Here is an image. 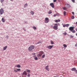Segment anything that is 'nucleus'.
I'll use <instances>...</instances> for the list:
<instances>
[{"label": "nucleus", "instance_id": "nucleus-1", "mask_svg": "<svg viewBox=\"0 0 77 77\" xmlns=\"http://www.w3.org/2000/svg\"><path fill=\"white\" fill-rule=\"evenodd\" d=\"M34 48H35V46L33 45H31L28 48V50L32 51V50L34 49Z\"/></svg>", "mask_w": 77, "mask_h": 77}, {"label": "nucleus", "instance_id": "nucleus-2", "mask_svg": "<svg viewBox=\"0 0 77 77\" xmlns=\"http://www.w3.org/2000/svg\"><path fill=\"white\" fill-rule=\"evenodd\" d=\"M69 30H70L72 33H75V31L74 30V27H70L69 28Z\"/></svg>", "mask_w": 77, "mask_h": 77}, {"label": "nucleus", "instance_id": "nucleus-3", "mask_svg": "<svg viewBox=\"0 0 77 77\" xmlns=\"http://www.w3.org/2000/svg\"><path fill=\"white\" fill-rule=\"evenodd\" d=\"M44 54V53L43 51H40L39 52V54L37 55V57H41V56H42V55Z\"/></svg>", "mask_w": 77, "mask_h": 77}, {"label": "nucleus", "instance_id": "nucleus-4", "mask_svg": "<svg viewBox=\"0 0 77 77\" xmlns=\"http://www.w3.org/2000/svg\"><path fill=\"white\" fill-rule=\"evenodd\" d=\"M49 21L50 20H49V19L48 18V17H46L45 18V23H48L49 22Z\"/></svg>", "mask_w": 77, "mask_h": 77}, {"label": "nucleus", "instance_id": "nucleus-5", "mask_svg": "<svg viewBox=\"0 0 77 77\" xmlns=\"http://www.w3.org/2000/svg\"><path fill=\"white\" fill-rule=\"evenodd\" d=\"M53 47H54V45H49V46H47L46 47L48 48L49 49H50L51 50V48H53Z\"/></svg>", "mask_w": 77, "mask_h": 77}, {"label": "nucleus", "instance_id": "nucleus-6", "mask_svg": "<svg viewBox=\"0 0 77 77\" xmlns=\"http://www.w3.org/2000/svg\"><path fill=\"white\" fill-rule=\"evenodd\" d=\"M3 12H4V11L3 10V9H1L0 10V13L1 15H2V14H3Z\"/></svg>", "mask_w": 77, "mask_h": 77}, {"label": "nucleus", "instance_id": "nucleus-7", "mask_svg": "<svg viewBox=\"0 0 77 77\" xmlns=\"http://www.w3.org/2000/svg\"><path fill=\"white\" fill-rule=\"evenodd\" d=\"M49 66L48 65H47L45 67V69L46 70H47L48 71H49V68H48Z\"/></svg>", "mask_w": 77, "mask_h": 77}, {"label": "nucleus", "instance_id": "nucleus-8", "mask_svg": "<svg viewBox=\"0 0 77 77\" xmlns=\"http://www.w3.org/2000/svg\"><path fill=\"white\" fill-rule=\"evenodd\" d=\"M50 6L52 8H54V4L53 3H51L50 4Z\"/></svg>", "mask_w": 77, "mask_h": 77}, {"label": "nucleus", "instance_id": "nucleus-9", "mask_svg": "<svg viewBox=\"0 0 77 77\" xmlns=\"http://www.w3.org/2000/svg\"><path fill=\"white\" fill-rule=\"evenodd\" d=\"M23 75H27V73L26 71H25L23 72Z\"/></svg>", "mask_w": 77, "mask_h": 77}, {"label": "nucleus", "instance_id": "nucleus-10", "mask_svg": "<svg viewBox=\"0 0 77 77\" xmlns=\"http://www.w3.org/2000/svg\"><path fill=\"white\" fill-rule=\"evenodd\" d=\"M76 70V69L75 68H72L71 69V71H75V72Z\"/></svg>", "mask_w": 77, "mask_h": 77}, {"label": "nucleus", "instance_id": "nucleus-11", "mask_svg": "<svg viewBox=\"0 0 77 77\" xmlns=\"http://www.w3.org/2000/svg\"><path fill=\"white\" fill-rule=\"evenodd\" d=\"M55 22L56 23H58V22H60V19H59L58 20H55Z\"/></svg>", "mask_w": 77, "mask_h": 77}, {"label": "nucleus", "instance_id": "nucleus-12", "mask_svg": "<svg viewBox=\"0 0 77 77\" xmlns=\"http://www.w3.org/2000/svg\"><path fill=\"white\" fill-rule=\"evenodd\" d=\"M58 27H57L56 26H53V29H54V30H57L58 29V28H57Z\"/></svg>", "mask_w": 77, "mask_h": 77}, {"label": "nucleus", "instance_id": "nucleus-13", "mask_svg": "<svg viewBox=\"0 0 77 77\" xmlns=\"http://www.w3.org/2000/svg\"><path fill=\"white\" fill-rule=\"evenodd\" d=\"M8 47V46H5L3 48V50H6V49Z\"/></svg>", "mask_w": 77, "mask_h": 77}, {"label": "nucleus", "instance_id": "nucleus-14", "mask_svg": "<svg viewBox=\"0 0 77 77\" xmlns=\"http://www.w3.org/2000/svg\"><path fill=\"white\" fill-rule=\"evenodd\" d=\"M2 20L3 23H5V19H4V18H2Z\"/></svg>", "mask_w": 77, "mask_h": 77}, {"label": "nucleus", "instance_id": "nucleus-15", "mask_svg": "<svg viewBox=\"0 0 77 77\" xmlns=\"http://www.w3.org/2000/svg\"><path fill=\"white\" fill-rule=\"evenodd\" d=\"M54 26L58 27V25L57 23H55L54 25Z\"/></svg>", "mask_w": 77, "mask_h": 77}, {"label": "nucleus", "instance_id": "nucleus-16", "mask_svg": "<svg viewBox=\"0 0 77 77\" xmlns=\"http://www.w3.org/2000/svg\"><path fill=\"white\" fill-rule=\"evenodd\" d=\"M63 46L65 47V48H66L67 47V45L65 44H63Z\"/></svg>", "mask_w": 77, "mask_h": 77}, {"label": "nucleus", "instance_id": "nucleus-17", "mask_svg": "<svg viewBox=\"0 0 77 77\" xmlns=\"http://www.w3.org/2000/svg\"><path fill=\"white\" fill-rule=\"evenodd\" d=\"M17 68H21V66L20 65H17Z\"/></svg>", "mask_w": 77, "mask_h": 77}, {"label": "nucleus", "instance_id": "nucleus-18", "mask_svg": "<svg viewBox=\"0 0 77 77\" xmlns=\"http://www.w3.org/2000/svg\"><path fill=\"white\" fill-rule=\"evenodd\" d=\"M27 4H26L24 6V8H26V7H27Z\"/></svg>", "mask_w": 77, "mask_h": 77}, {"label": "nucleus", "instance_id": "nucleus-19", "mask_svg": "<svg viewBox=\"0 0 77 77\" xmlns=\"http://www.w3.org/2000/svg\"><path fill=\"white\" fill-rule=\"evenodd\" d=\"M31 14L32 15H34V12L32 11H31Z\"/></svg>", "mask_w": 77, "mask_h": 77}, {"label": "nucleus", "instance_id": "nucleus-20", "mask_svg": "<svg viewBox=\"0 0 77 77\" xmlns=\"http://www.w3.org/2000/svg\"><path fill=\"white\" fill-rule=\"evenodd\" d=\"M52 12H51V11H50L48 12V14H52Z\"/></svg>", "mask_w": 77, "mask_h": 77}, {"label": "nucleus", "instance_id": "nucleus-21", "mask_svg": "<svg viewBox=\"0 0 77 77\" xmlns=\"http://www.w3.org/2000/svg\"><path fill=\"white\" fill-rule=\"evenodd\" d=\"M26 72H27L30 73V70H27Z\"/></svg>", "mask_w": 77, "mask_h": 77}, {"label": "nucleus", "instance_id": "nucleus-22", "mask_svg": "<svg viewBox=\"0 0 77 77\" xmlns=\"http://www.w3.org/2000/svg\"><path fill=\"white\" fill-rule=\"evenodd\" d=\"M17 72H18V71H21V69H17Z\"/></svg>", "mask_w": 77, "mask_h": 77}, {"label": "nucleus", "instance_id": "nucleus-23", "mask_svg": "<svg viewBox=\"0 0 77 77\" xmlns=\"http://www.w3.org/2000/svg\"><path fill=\"white\" fill-rule=\"evenodd\" d=\"M75 18V17H74V16H72V17H71L72 19H74Z\"/></svg>", "mask_w": 77, "mask_h": 77}, {"label": "nucleus", "instance_id": "nucleus-24", "mask_svg": "<svg viewBox=\"0 0 77 77\" xmlns=\"http://www.w3.org/2000/svg\"><path fill=\"white\" fill-rule=\"evenodd\" d=\"M14 71L15 72H17V69H14Z\"/></svg>", "mask_w": 77, "mask_h": 77}, {"label": "nucleus", "instance_id": "nucleus-25", "mask_svg": "<svg viewBox=\"0 0 77 77\" xmlns=\"http://www.w3.org/2000/svg\"><path fill=\"white\" fill-rule=\"evenodd\" d=\"M63 14L64 16H65V15H66V12H65V11H64Z\"/></svg>", "mask_w": 77, "mask_h": 77}, {"label": "nucleus", "instance_id": "nucleus-26", "mask_svg": "<svg viewBox=\"0 0 77 77\" xmlns=\"http://www.w3.org/2000/svg\"><path fill=\"white\" fill-rule=\"evenodd\" d=\"M45 55L43 54L42 55V58H44L45 57Z\"/></svg>", "mask_w": 77, "mask_h": 77}, {"label": "nucleus", "instance_id": "nucleus-27", "mask_svg": "<svg viewBox=\"0 0 77 77\" xmlns=\"http://www.w3.org/2000/svg\"><path fill=\"white\" fill-rule=\"evenodd\" d=\"M51 44H54V42H53L52 41H51Z\"/></svg>", "mask_w": 77, "mask_h": 77}, {"label": "nucleus", "instance_id": "nucleus-28", "mask_svg": "<svg viewBox=\"0 0 77 77\" xmlns=\"http://www.w3.org/2000/svg\"><path fill=\"white\" fill-rule=\"evenodd\" d=\"M33 29H34L35 30L36 29V28L35 26H33Z\"/></svg>", "mask_w": 77, "mask_h": 77}, {"label": "nucleus", "instance_id": "nucleus-29", "mask_svg": "<svg viewBox=\"0 0 77 77\" xmlns=\"http://www.w3.org/2000/svg\"><path fill=\"white\" fill-rule=\"evenodd\" d=\"M35 60H38V57H35Z\"/></svg>", "mask_w": 77, "mask_h": 77}, {"label": "nucleus", "instance_id": "nucleus-30", "mask_svg": "<svg viewBox=\"0 0 77 77\" xmlns=\"http://www.w3.org/2000/svg\"><path fill=\"white\" fill-rule=\"evenodd\" d=\"M62 8L64 9V10H66V8L65 7H63Z\"/></svg>", "mask_w": 77, "mask_h": 77}, {"label": "nucleus", "instance_id": "nucleus-31", "mask_svg": "<svg viewBox=\"0 0 77 77\" xmlns=\"http://www.w3.org/2000/svg\"><path fill=\"white\" fill-rule=\"evenodd\" d=\"M66 27H68V26H69V24H66Z\"/></svg>", "mask_w": 77, "mask_h": 77}, {"label": "nucleus", "instance_id": "nucleus-32", "mask_svg": "<svg viewBox=\"0 0 77 77\" xmlns=\"http://www.w3.org/2000/svg\"><path fill=\"white\" fill-rule=\"evenodd\" d=\"M67 34V33H66V32H64V33H63V35H66Z\"/></svg>", "mask_w": 77, "mask_h": 77}, {"label": "nucleus", "instance_id": "nucleus-33", "mask_svg": "<svg viewBox=\"0 0 77 77\" xmlns=\"http://www.w3.org/2000/svg\"><path fill=\"white\" fill-rule=\"evenodd\" d=\"M27 77H30V74L28 73V75H27Z\"/></svg>", "mask_w": 77, "mask_h": 77}, {"label": "nucleus", "instance_id": "nucleus-34", "mask_svg": "<svg viewBox=\"0 0 77 77\" xmlns=\"http://www.w3.org/2000/svg\"><path fill=\"white\" fill-rule=\"evenodd\" d=\"M74 37L73 36H72V35H70V38H72Z\"/></svg>", "mask_w": 77, "mask_h": 77}, {"label": "nucleus", "instance_id": "nucleus-35", "mask_svg": "<svg viewBox=\"0 0 77 77\" xmlns=\"http://www.w3.org/2000/svg\"><path fill=\"white\" fill-rule=\"evenodd\" d=\"M42 42H37V44H40L41 43H42Z\"/></svg>", "mask_w": 77, "mask_h": 77}, {"label": "nucleus", "instance_id": "nucleus-36", "mask_svg": "<svg viewBox=\"0 0 77 77\" xmlns=\"http://www.w3.org/2000/svg\"><path fill=\"white\" fill-rule=\"evenodd\" d=\"M66 27V25H63V27Z\"/></svg>", "mask_w": 77, "mask_h": 77}, {"label": "nucleus", "instance_id": "nucleus-37", "mask_svg": "<svg viewBox=\"0 0 77 77\" xmlns=\"http://www.w3.org/2000/svg\"><path fill=\"white\" fill-rule=\"evenodd\" d=\"M71 1L73 3H75V0H71Z\"/></svg>", "mask_w": 77, "mask_h": 77}, {"label": "nucleus", "instance_id": "nucleus-38", "mask_svg": "<svg viewBox=\"0 0 77 77\" xmlns=\"http://www.w3.org/2000/svg\"><path fill=\"white\" fill-rule=\"evenodd\" d=\"M4 1V0H1V3L3 2Z\"/></svg>", "mask_w": 77, "mask_h": 77}, {"label": "nucleus", "instance_id": "nucleus-39", "mask_svg": "<svg viewBox=\"0 0 77 77\" xmlns=\"http://www.w3.org/2000/svg\"><path fill=\"white\" fill-rule=\"evenodd\" d=\"M57 2V0H54V2Z\"/></svg>", "mask_w": 77, "mask_h": 77}, {"label": "nucleus", "instance_id": "nucleus-40", "mask_svg": "<svg viewBox=\"0 0 77 77\" xmlns=\"http://www.w3.org/2000/svg\"><path fill=\"white\" fill-rule=\"evenodd\" d=\"M57 15V14H55L54 15V17H56V15Z\"/></svg>", "mask_w": 77, "mask_h": 77}, {"label": "nucleus", "instance_id": "nucleus-41", "mask_svg": "<svg viewBox=\"0 0 77 77\" xmlns=\"http://www.w3.org/2000/svg\"><path fill=\"white\" fill-rule=\"evenodd\" d=\"M33 55H35V53H33L32 54Z\"/></svg>", "mask_w": 77, "mask_h": 77}, {"label": "nucleus", "instance_id": "nucleus-42", "mask_svg": "<svg viewBox=\"0 0 77 77\" xmlns=\"http://www.w3.org/2000/svg\"><path fill=\"white\" fill-rule=\"evenodd\" d=\"M72 15H74V12H72Z\"/></svg>", "mask_w": 77, "mask_h": 77}, {"label": "nucleus", "instance_id": "nucleus-43", "mask_svg": "<svg viewBox=\"0 0 77 77\" xmlns=\"http://www.w3.org/2000/svg\"><path fill=\"white\" fill-rule=\"evenodd\" d=\"M68 4H65L66 6H68Z\"/></svg>", "mask_w": 77, "mask_h": 77}, {"label": "nucleus", "instance_id": "nucleus-44", "mask_svg": "<svg viewBox=\"0 0 77 77\" xmlns=\"http://www.w3.org/2000/svg\"><path fill=\"white\" fill-rule=\"evenodd\" d=\"M11 1H12V2H13V0H10Z\"/></svg>", "mask_w": 77, "mask_h": 77}, {"label": "nucleus", "instance_id": "nucleus-45", "mask_svg": "<svg viewBox=\"0 0 77 77\" xmlns=\"http://www.w3.org/2000/svg\"><path fill=\"white\" fill-rule=\"evenodd\" d=\"M76 35L77 36V33L76 34Z\"/></svg>", "mask_w": 77, "mask_h": 77}, {"label": "nucleus", "instance_id": "nucleus-46", "mask_svg": "<svg viewBox=\"0 0 77 77\" xmlns=\"http://www.w3.org/2000/svg\"><path fill=\"white\" fill-rule=\"evenodd\" d=\"M51 27H53V26L51 25Z\"/></svg>", "mask_w": 77, "mask_h": 77}, {"label": "nucleus", "instance_id": "nucleus-47", "mask_svg": "<svg viewBox=\"0 0 77 77\" xmlns=\"http://www.w3.org/2000/svg\"><path fill=\"white\" fill-rule=\"evenodd\" d=\"M77 45H75V47H76V46Z\"/></svg>", "mask_w": 77, "mask_h": 77}, {"label": "nucleus", "instance_id": "nucleus-48", "mask_svg": "<svg viewBox=\"0 0 77 77\" xmlns=\"http://www.w3.org/2000/svg\"><path fill=\"white\" fill-rule=\"evenodd\" d=\"M76 63H77V61Z\"/></svg>", "mask_w": 77, "mask_h": 77}, {"label": "nucleus", "instance_id": "nucleus-49", "mask_svg": "<svg viewBox=\"0 0 77 77\" xmlns=\"http://www.w3.org/2000/svg\"><path fill=\"white\" fill-rule=\"evenodd\" d=\"M26 77H27L26 76Z\"/></svg>", "mask_w": 77, "mask_h": 77}]
</instances>
